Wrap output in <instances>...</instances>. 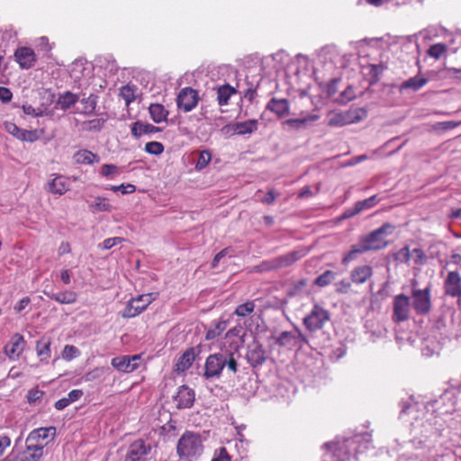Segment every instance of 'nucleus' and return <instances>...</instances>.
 <instances>
[{
	"label": "nucleus",
	"instance_id": "f257e3e1",
	"mask_svg": "<svg viewBox=\"0 0 461 461\" xmlns=\"http://www.w3.org/2000/svg\"><path fill=\"white\" fill-rule=\"evenodd\" d=\"M224 367L233 375L239 371L237 352L221 349L220 352L209 355L204 363L203 376L206 380L219 379Z\"/></svg>",
	"mask_w": 461,
	"mask_h": 461
},
{
	"label": "nucleus",
	"instance_id": "f03ea898",
	"mask_svg": "<svg viewBox=\"0 0 461 461\" xmlns=\"http://www.w3.org/2000/svg\"><path fill=\"white\" fill-rule=\"evenodd\" d=\"M391 228V224L384 223L369 234L361 237L357 243L354 244L350 250L344 256L342 263L348 264L354 260L357 254H363L370 250H379L385 248L387 242L384 235L387 232V230Z\"/></svg>",
	"mask_w": 461,
	"mask_h": 461
},
{
	"label": "nucleus",
	"instance_id": "7ed1b4c3",
	"mask_svg": "<svg viewBox=\"0 0 461 461\" xmlns=\"http://www.w3.org/2000/svg\"><path fill=\"white\" fill-rule=\"evenodd\" d=\"M203 450L199 434L185 431L178 439L176 453L181 460L193 461L198 458Z\"/></svg>",
	"mask_w": 461,
	"mask_h": 461
},
{
	"label": "nucleus",
	"instance_id": "20e7f679",
	"mask_svg": "<svg viewBox=\"0 0 461 461\" xmlns=\"http://www.w3.org/2000/svg\"><path fill=\"white\" fill-rule=\"evenodd\" d=\"M431 286L428 285L424 289L411 290L412 303L411 306L418 315H427L431 310Z\"/></svg>",
	"mask_w": 461,
	"mask_h": 461
},
{
	"label": "nucleus",
	"instance_id": "39448f33",
	"mask_svg": "<svg viewBox=\"0 0 461 461\" xmlns=\"http://www.w3.org/2000/svg\"><path fill=\"white\" fill-rule=\"evenodd\" d=\"M154 299L155 297L152 294H146L130 300L121 313L122 317L129 319L140 314L154 301Z\"/></svg>",
	"mask_w": 461,
	"mask_h": 461
},
{
	"label": "nucleus",
	"instance_id": "423d86ee",
	"mask_svg": "<svg viewBox=\"0 0 461 461\" xmlns=\"http://www.w3.org/2000/svg\"><path fill=\"white\" fill-rule=\"evenodd\" d=\"M55 435L56 428L52 426L35 429L28 435L26 446H29V447H41V448H44L50 440L54 439Z\"/></svg>",
	"mask_w": 461,
	"mask_h": 461
},
{
	"label": "nucleus",
	"instance_id": "0eeeda50",
	"mask_svg": "<svg viewBox=\"0 0 461 461\" xmlns=\"http://www.w3.org/2000/svg\"><path fill=\"white\" fill-rule=\"evenodd\" d=\"M411 306L409 296L404 294L395 295L393 300L392 321L395 323L407 321L410 318Z\"/></svg>",
	"mask_w": 461,
	"mask_h": 461
},
{
	"label": "nucleus",
	"instance_id": "6e6552de",
	"mask_svg": "<svg viewBox=\"0 0 461 461\" xmlns=\"http://www.w3.org/2000/svg\"><path fill=\"white\" fill-rule=\"evenodd\" d=\"M329 320L328 311L319 305H314L310 314L303 319V322L308 330H317L321 329Z\"/></svg>",
	"mask_w": 461,
	"mask_h": 461
},
{
	"label": "nucleus",
	"instance_id": "1a4fd4ad",
	"mask_svg": "<svg viewBox=\"0 0 461 461\" xmlns=\"http://www.w3.org/2000/svg\"><path fill=\"white\" fill-rule=\"evenodd\" d=\"M198 100V94L195 90L185 87L177 95V107L185 113L190 112L197 105Z\"/></svg>",
	"mask_w": 461,
	"mask_h": 461
},
{
	"label": "nucleus",
	"instance_id": "9d476101",
	"mask_svg": "<svg viewBox=\"0 0 461 461\" xmlns=\"http://www.w3.org/2000/svg\"><path fill=\"white\" fill-rule=\"evenodd\" d=\"M246 359L252 367L262 366L267 360V352L258 341L253 340L248 345Z\"/></svg>",
	"mask_w": 461,
	"mask_h": 461
},
{
	"label": "nucleus",
	"instance_id": "9b49d317",
	"mask_svg": "<svg viewBox=\"0 0 461 461\" xmlns=\"http://www.w3.org/2000/svg\"><path fill=\"white\" fill-rule=\"evenodd\" d=\"M140 361V357L139 355L119 356L112 359L111 365L119 372L131 373L138 369Z\"/></svg>",
	"mask_w": 461,
	"mask_h": 461
},
{
	"label": "nucleus",
	"instance_id": "f8f14e48",
	"mask_svg": "<svg viewBox=\"0 0 461 461\" xmlns=\"http://www.w3.org/2000/svg\"><path fill=\"white\" fill-rule=\"evenodd\" d=\"M444 294L447 296L455 298L461 292V275L458 271L447 273L443 283Z\"/></svg>",
	"mask_w": 461,
	"mask_h": 461
},
{
	"label": "nucleus",
	"instance_id": "ddd939ff",
	"mask_svg": "<svg viewBox=\"0 0 461 461\" xmlns=\"http://www.w3.org/2000/svg\"><path fill=\"white\" fill-rule=\"evenodd\" d=\"M150 450V445H146L144 440H135L129 447L125 461H140V459L147 456Z\"/></svg>",
	"mask_w": 461,
	"mask_h": 461
},
{
	"label": "nucleus",
	"instance_id": "4468645a",
	"mask_svg": "<svg viewBox=\"0 0 461 461\" xmlns=\"http://www.w3.org/2000/svg\"><path fill=\"white\" fill-rule=\"evenodd\" d=\"M194 391L186 385L180 386L177 393L174 396L177 409L191 408L194 405Z\"/></svg>",
	"mask_w": 461,
	"mask_h": 461
},
{
	"label": "nucleus",
	"instance_id": "2eb2a0df",
	"mask_svg": "<svg viewBox=\"0 0 461 461\" xmlns=\"http://www.w3.org/2000/svg\"><path fill=\"white\" fill-rule=\"evenodd\" d=\"M14 58L23 69L32 68L36 62V55L33 50L29 47L18 48L14 52Z\"/></svg>",
	"mask_w": 461,
	"mask_h": 461
},
{
	"label": "nucleus",
	"instance_id": "dca6fc26",
	"mask_svg": "<svg viewBox=\"0 0 461 461\" xmlns=\"http://www.w3.org/2000/svg\"><path fill=\"white\" fill-rule=\"evenodd\" d=\"M24 339L22 335L14 334L5 347V353L13 360L17 359L24 348Z\"/></svg>",
	"mask_w": 461,
	"mask_h": 461
},
{
	"label": "nucleus",
	"instance_id": "f3484780",
	"mask_svg": "<svg viewBox=\"0 0 461 461\" xmlns=\"http://www.w3.org/2000/svg\"><path fill=\"white\" fill-rule=\"evenodd\" d=\"M200 353V350L196 351L194 348H187L177 359L176 368L177 372H185L191 367L195 357Z\"/></svg>",
	"mask_w": 461,
	"mask_h": 461
},
{
	"label": "nucleus",
	"instance_id": "a211bd4d",
	"mask_svg": "<svg viewBox=\"0 0 461 461\" xmlns=\"http://www.w3.org/2000/svg\"><path fill=\"white\" fill-rule=\"evenodd\" d=\"M325 447L330 451L332 456L335 457L334 461H348L350 457V452L346 445L343 443H326Z\"/></svg>",
	"mask_w": 461,
	"mask_h": 461
},
{
	"label": "nucleus",
	"instance_id": "6ab92c4d",
	"mask_svg": "<svg viewBox=\"0 0 461 461\" xmlns=\"http://www.w3.org/2000/svg\"><path fill=\"white\" fill-rule=\"evenodd\" d=\"M377 201V195H372L367 199L357 202L352 209H348L345 212L344 218L352 217L364 210L374 207Z\"/></svg>",
	"mask_w": 461,
	"mask_h": 461
},
{
	"label": "nucleus",
	"instance_id": "aec40b11",
	"mask_svg": "<svg viewBox=\"0 0 461 461\" xmlns=\"http://www.w3.org/2000/svg\"><path fill=\"white\" fill-rule=\"evenodd\" d=\"M43 294L49 298L62 303V304H71L76 303L77 295L73 291H64L60 293H53L52 291H48L47 289L43 290Z\"/></svg>",
	"mask_w": 461,
	"mask_h": 461
},
{
	"label": "nucleus",
	"instance_id": "412c9836",
	"mask_svg": "<svg viewBox=\"0 0 461 461\" xmlns=\"http://www.w3.org/2000/svg\"><path fill=\"white\" fill-rule=\"evenodd\" d=\"M373 275V268L367 265L355 267L350 273V279L355 284H364Z\"/></svg>",
	"mask_w": 461,
	"mask_h": 461
},
{
	"label": "nucleus",
	"instance_id": "4be33fe9",
	"mask_svg": "<svg viewBox=\"0 0 461 461\" xmlns=\"http://www.w3.org/2000/svg\"><path fill=\"white\" fill-rule=\"evenodd\" d=\"M73 159L76 164L93 165L100 161V157L88 149H79L73 155Z\"/></svg>",
	"mask_w": 461,
	"mask_h": 461
},
{
	"label": "nucleus",
	"instance_id": "5701e85b",
	"mask_svg": "<svg viewBox=\"0 0 461 461\" xmlns=\"http://www.w3.org/2000/svg\"><path fill=\"white\" fill-rule=\"evenodd\" d=\"M267 109L275 113L278 118L282 119L288 114V101L285 98H272L267 105Z\"/></svg>",
	"mask_w": 461,
	"mask_h": 461
},
{
	"label": "nucleus",
	"instance_id": "b1692460",
	"mask_svg": "<svg viewBox=\"0 0 461 461\" xmlns=\"http://www.w3.org/2000/svg\"><path fill=\"white\" fill-rule=\"evenodd\" d=\"M158 131H161L159 127L149 123H144L140 121L135 122L131 125V134L136 138H140L145 134H153Z\"/></svg>",
	"mask_w": 461,
	"mask_h": 461
},
{
	"label": "nucleus",
	"instance_id": "393cba45",
	"mask_svg": "<svg viewBox=\"0 0 461 461\" xmlns=\"http://www.w3.org/2000/svg\"><path fill=\"white\" fill-rule=\"evenodd\" d=\"M149 112L155 123H160L167 121L168 111H167L162 104H151L149 107Z\"/></svg>",
	"mask_w": 461,
	"mask_h": 461
},
{
	"label": "nucleus",
	"instance_id": "a878e982",
	"mask_svg": "<svg viewBox=\"0 0 461 461\" xmlns=\"http://www.w3.org/2000/svg\"><path fill=\"white\" fill-rule=\"evenodd\" d=\"M349 124L347 112H331L328 114V125L330 127H342Z\"/></svg>",
	"mask_w": 461,
	"mask_h": 461
},
{
	"label": "nucleus",
	"instance_id": "bb28decb",
	"mask_svg": "<svg viewBox=\"0 0 461 461\" xmlns=\"http://www.w3.org/2000/svg\"><path fill=\"white\" fill-rule=\"evenodd\" d=\"M49 190L52 194H63L68 190L67 179L62 176H58L49 183Z\"/></svg>",
	"mask_w": 461,
	"mask_h": 461
},
{
	"label": "nucleus",
	"instance_id": "cd10ccee",
	"mask_svg": "<svg viewBox=\"0 0 461 461\" xmlns=\"http://www.w3.org/2000/svg\"><path fill=\"white\" fill-rule=\"evenodd\" d=\"M236 89L230 85H223L217 89V100L218 104L222 106L226 105L230 98V96L236 94Z\"/></svg>",
	"mask_w": 461,
	"mask_h": 461
},
{
	"label": "nucleus",
	"instance_id": "c85d7f7f",
	"mask_svg": "<svg viewBox=\"0 0 461 461\" xmlns=\"http://www.w3.org/2000/svg\"><path fill=\"white\" fill-rule=\"evenodd\" d=\"M258 129V122L256 120H249L242 122H237L233 125L235 133L243 135L252 133Z\"/></svg>",
	"mask_w": 461,
	"mask_h": 461
},
{
	"label": "nucleus",
	"instance_id": "c756f323",
	"mask_svg": "<svg viewBox=\"0 0 461 461\" xmlns=\"http://www.w3.org/2000/svg\"><path fill=\"white\" fill-rule=\"evenodd\" d=\"M78 101V96L69 91L60 95L57 105L62 110H68Z\"/></svg>",
	"mask_w": 461,
	"mask_h": 461
},
{
	"label": "nucleus",
	"instance_id": "7c9ffc66",
	"mask_svg": "<svg viewBox=\"0 0 461 461\" xmlns=\"http://www.w3.org/2000/svg\"><path fill=\"white\" fill-rule=\"evenodd\" d=\"M428 82V79L425 77H413L404 81L400 87V90L403 89H411L413 91H417L420 89L423 86H425Z\"/></svg>",
	"mask_w": 461,
	"mask_h": 461
},
{
	"label": "nucleus",
	"instance_id": "2f4dec72",
	"mask_svg": "<svg viewBox=\"0 0 461 461\" xmlns=\"http://www.w3.org/2000/svg\"><path fill=\"white\" fill-rule=\"evenodd\" d=\"M346 112L348 116L349 124L361 122L367 116V111L362 107L349 109Z\"/></svg>",
	"mask_w": 461,
	"mask_h": 461
},
{
	"label": "nucleus",
	"instance_id": "473e14b6",
	"mask_svg": "<svg viewBox=\"0 0 461 461\" xmlns=\"http://www.w3.org/2000/svg\"><path fill=\"white\" fill-rule=\"evenodd\" d=\"M319 119V116L316 114H302L301 117L298 118H290L289 123L290 127H301L305 126L308 122H312Z\"/></svg>",
	"mask_w": 461,
	"mask_h": 461
},
{
	"label": "nucleus",
	"instance_id": "72a5a7b5",
	"mask_svg": "<svg viewBox=\"0 0 461 461\" xmlns=\"http://www.w3.org/2000/svg\"><path fill=\"white\" fill-rule=\"evenodd\" d=\"M26 448L20 461H39L42 456L43 448L41 447H29V446H26Z\"/></svg>",
	"mask_w": 461,
	"mask_h": 461
},
{
	"label": "nucleus",
	"instance_id": "f704fd0d",
	"mask_svg": "<svg viewBox=\"0 0 461 461\" xmlns=\"http://www.w3.org/2000/svg\"><path fill=\"white\" fill-rule=\"evenodd\" d=\"M336 274L331 270H326L315 280L314 284L318 286L324 287L330 284L335 279Z\"/></svg>",
	"mask_w": 461,
	"mask_h": 461
},
{
	"label": "nucleus",
	"instance_id": "c9c22d12",
	"mask_svg": "<svg viewBox=\"0 0 461 461\" xmlns=\"http://www.w3.org/2000/svg\"><path fill=\"white\" fill-rule=\"evenodd\" d=\"M37 354L41 357V360H46L50 357V341H38L37 346Z\"/></svg>",
	"mask_w": 461,
	"mask_h": 461
},
{
	"label": "nucleus",
	"instance_id": "e433bc0d",
	"mask_svg": "<svg viewBox=\"0 0 461 461\" xmlns=\"http://www.w3.org/2000/svg\"><path fill=\"white\" fill-rule=\"evenodd\" d=\"M255 309V303L252 301L246 302L237 306L235 314L240 317H246L253 312Z\"/></svg>",
	"mask_w": 461,
	"mask_h": 461
},
{
	"label": "nucleus",
	"instance_id": "4c0bfd02",
	"mask_svg": "<svg viewBox=\"0 0 461 461\" xmlns=\"http://www.w3.org/2000/svg\"><path fill=\"white\" fill-rule=\"evenodd\" d=\"M447 51V46L443 43L433 44L429 47L427 53L429 57L438 59Z\"/></svg>",
	"mask_w": 461,
	"mask_h": 461
},
{
	"label": "nucleus",
	"instance_id": "58836bf2",
	"mask_svg": "<svg viewBox=\"0 0 461 461\" xmlns=\"http://www.w3.org/2000/svg\"><path fill=\"white\" fill-rule=\"evenodd\" d=\"M101 175L106 178H113L119 175L118 167L113 164H104L101 167Z\"/></svg>",
	"mask_w": 461,
	"mask_h": 461
},
{
	"label": "nucleus",
	"instance_id": "ea45409f",
	"mask_svg": "<svg viewBox=\"0 0 461 461\" xmlns=\"http://www.w3.org/2000/svg\"><path fill=\"white\" fill-rule=\"evenodd\" d=\"M80 354L79 349L73 345H66L62 351V357L65 360L70 361L73 358L78 357Z\"/></svg>",
	"mask_w": 461,
	"mask_h": 461
},
{
	"label": "nucleus",
	"instance_id": "a19ab883",
	"mask_svg": "<svg viewBox=\"0 0 461 461\" xmlns=\"http://www.w3.org/2000/svg\"><path fill=\"white\" fill-rule=\"evenodd\" d=\"M97 96L90 95L88 97L82 99V103L85 104L84 113H92L96 107Z\"/></svg>",
	"mask_w": 461,
	"mask_h": 461
},
{
	"label": "nucleus",
	"instance_id": "79ce46f5",
	"mask_svg": "<svg viewBox=\"0 0 461 461\" xmlns=\"http://www.w3.org/2000/svg\"><path fill=\"white\" fill-rule=\"evenodd\" d=\"M212 159V154L208 150H203L200 152L198 160L195 165V168L201 170L204 168Z\"/></svg>",
	"mask_w": 461,
	"mask_h": 461
},
{
	"label": "nucleus",
	"instance_id": "37998d69",
	"mask_svg": "<svg viewBox=\"0 0 461 461\" xmlns=\"http://www.w3.org/2000/svg\"><path fill=\"white\" fill-rule=\"evenodd\" d=\"M145 151L158 156L164 151V146L158 141H150L145 145Z\"/></svg>",
	"mask_w": 461,
	"mask_h": 461
},
{
	"label": "nucleus",
	"instance_id": "c03bdc74",
	"mask_svg": "<svg viewBox=\"0 0 461 461\" xmlns=\"http://www.w3.org/2000/svg\"><path fill=\"white\" fill-rule=\"evenodd\" d=\"M120 95L124 99L126 104H129L135 99L133 87L129 85L122 86Z\"/></svg>",
	"mask_w": 461,
	"mask_h": 461
},
{
	"label": "nucleus",
	"instance_id": "a18cd8bd",
	"mask_svg": "<svg viewBox=\"0 0 461 461\" xmlns=\"http://www.w3.org/2000/svg\"><path fill=\"white\" fill-rule=\"evenodd\" d=\"M39 139L37 131H28L22 129L18 140L28 142H34Z\"/></svg>",
	"mask_w": 461,
	"mask_h": 461
},
{
	"label": "nucleus",
	"instance_id": "49530a36",
	"mask_svg": "<svg viewBox=\"0 0 461 461\" xmlns=\"http://www.w3.org/2000/svg\"><path fill=\"white\" fill-rule=\"evenodd\" d=\"M297 63L300 66V69H297L294 74L298 76L299 74L303 73L304 76H307L309 72L308 59L304 56L299 55L297 56Z\"/></svg>",
	"mask_w": 461,
	"mask_h": 461
},
{
	"label": "nucleus",
	"instance_id": "de8ad7c7",
	"mask_svg": "<svg viewBox=\"0 0 461 461\" xmlns=\"http://www.w3.org/2000/svg\"><path fill=\"white\" fill-rule=\"evenodd\" d=\"M411 258V251L408 246H405L402 248L396 254H395V260H398L402 263H409Z\"/></svg>",
	"mask_w": 461,
	"mask_h": 461
},
{
	"label": "nucleus",
	"instance_id": "09e8293b",
	"mask_svg": "<svg viewBox=\"0 0 461 461\" xmlns=\"http://www.w3.org/2000/svg\"><path fill=\"white\" fill-rule=\"evenodd\" d=\"M230 456L225 447H221L215 450L214 456L212 461H230Z\"/></svg>",
	"mask_w": 461,
	"mask_h": 461
},
{
	"label": "nucleus",
	"instance_id": "8fccbe9b",
	"mask_svg": "<svg viewBox=\"0 0 461 461\" xmlns=\"http://www.w3.org/2000/svg\"><path fill=\"white\" fill-rule=\"evenodd\" d=\"M232 252V249L230 248H225L222 250H221L219 253H217L212 259V267L215 268L219 265L220 261L225 258L226 256H231L230 253Z\"/></svg>",
	"mask_w": 461,
	"mask_h": 461
},
{
	"label": "nucleus",
	"instance_id": "3c124183",
	"mask_svg": "<svg viewBox=\"0 0 461 461\" xmlns=\"http://www.w3.org/2000/svg\"><path fill=\"white\" fill-rule=\"evenodd\" d=\"M412 254L414 255L413 260L416 265H424L426 263L427 257L421 249H413Z\"/></svg>",
	"mask_w": 461,
	"mask_h": 461
},
{
	"label": "nucleus",
	"instance_id": "603ef678",
	"mask_svg": "<svg viewBox=\"0 0 461 461\" xmlns=\"http://www.w3.org/2000/svg\"><path fill=\"white\" fill-rule=\"evenodd\" d=\"M111 190H113V192H117V191H121L122 194H131L135 191V185H131V184H127V185H112L110 187Z\"/></svg>",
	"mask_w": 461,
	"mask_h": 461
},
{
	"label": "nucleus",
	"instance_id": "864d4df0",
	"mask_svg": "<svg viewBox=\"0 0 461 461\" xmlns=\"http://www.w3.org/2000/svg\"><path fill=\"white\" fill-rule=\"evenodd\" d=\"M44 393L38 389H32L27 393V400L29 403H34L37 401L41 400L43 396Z\"/></svg>",
	"mask_w": 461,
	"mask_h": 461
},
{
	"label": "nucleus",
	"instance_id": "5fc2aeb1",
	"mask_svg": "<svg viewBox=\"0 0 461 461\" xmlns=\"http://www.w3.org/2000/svg\"><path fill=\"white\" fill-rule=\"evenodd\" d=\"M95 207L101 212L111 211V205L105 198L97 197L95 199Z\"/></svg>",
	"mask_w": 461,
	"mask_h": 461
},
{
	"label": "nucleus",
	"instance_id": "6e6d98bb",
	"mask_svg": "<svg viewBox=\"0 0 461 461\" xmlns=\"http://www.w3.org/2000/svg\"><path fill=\"white\" fill-rule=\"evenodd\" d=\"M5 129L8 133L12 134L13 136H14L17 139L22 131V129H20L15 123L11 122H5Z\"/></svg>",
	"mask_w": 461,
	"mask_h": 461
},
{
	"label": "nucleus",
	"instance_id": "4d7b16f0",
	"mask_svg": "<svg viewBox=\"0 0 461 461\" xmlns=\"http://www.w3.org/2000/svg\"><path fill=\"white\" fill-rule=\"evenodd\" d=\"M288 342V331H283L280 336L275 339L274 347L283 348Z\"/></svg>",
	"mask_w": 461,
	"mask_h": 461
},
{
	"label": "nucleus",
	"instance_id": "13d9d810",
	"mask_svg": "<svg viewBox=\"0 0 461 461\" xmlns=\"http://www.w3.org/2000/svg\"><path fill=\"white\" fill-rule=\"evenodd\" d=\"M13 94L9 88L0 86V100L3 103H8L12 100Z\"/></svg>",
	"mask_w": 461,
	"mask_h": 461
},
{
	"label": "nucleus",
	"instance_id": "bf43d9fd",
	"mask_svg": "<svg viewBox=\"0 0 461 461\" xmlns=\"http://www.w3.org/2000/svg\"><path fill=\"white\" fill-rule=\"evenodd\" d=\"M83 395V391L80 390V389H74L72 391H70L68 394V399L69 400V402L72 403L77 400H79Z\"/></svg>",
	"mask_w": 461,
	"mask_h": 461
},
{
	"label": "nucleus",
	"instance_id": "052dcab7",
	"mask_svg": "<svg viewBox=\"0 0 461 461\" xmlns=\"http://www.w3.org/2000/svg\"><path fill=\"white\" fill-rule=\"evenodd\" d=\"M30 302H31V300L29 297H23L14 306V310L17 312H21L23 309H25V307H27V305L30 303Z\"/></svg>",
	"mask_w": 461,
	"mask_h": 461
},
{
	"label": "nucleus",
	"instance_id": "680f3d73",
	"mask_svg": "<svg viewBox=\"0 0 461 461\" xmlns=\"http://www.w3.org/2000/svg\"><path fill=\"white\" fill-rule=\"evenodd\" d=\"M69 404H71V402H69L68 397H64L55 402V408L59 411H61L68 407Z\"/></svg>",
	"mask_w": 461,
	"mask_h": 461
},
{
	"label": "nucleus",
	"instance_id": "e2e57ef3",
	"mask_svg": "<svg viewBox=\"0 0 461 461\" xmlns=\"http://www.w3.org/2000/svg\"><path fill=\"white\" fill-rule=\"evenodd\" d=\"M255 94L256 87H254L253 85L251 84L244 92L243 97L251 102L254 99Z\"/></svg>",
	"mask_w": 461,
	"mask_h": 461
},
{
	"label": "nucleus",
	"instance_id": "0e129e2a",
	"mask_svg": "<svg viewBox=\"0 0 461 461\" xmlns=\"http://www.w3.org/2000/svg\"><path fill=\"white\" fill-rule=\"evenodd\" d=\"M11 444V439L7 436H3L0 438V456L3 455L5 449Z\"/></svg>",
	"mask_w": 461,
	"mask_h": 461
},
{
	"label": "nucleus",
	"instance_id": "69168bd1",
	"mask_svg": "<svg viewBox=\"0 0 461 461\" xmlns=\"http://www.w3.org/2000/svg\"><path fill=\"white\" fill-rule=\"evenodd\" d=\"M70 245L68 242H61V244L59 245V249H58V252H59V255H64V254H68L70 253Z\"/></svg>",
	"mask_w": 461,
	"mask_h": 461
},
{
	"label": "nucleus",
	"instance_id": "338daca9",
	"mask_svg": "<svg viewBox=\"0 0 461 461\" xmlns=\"http://www.w3.org/2000/svg\"><path fill=\"white\" fill-rule=\"evenodd\" d=\"M60 279L65 285L70 284V273L68 269H64L60 272Z\"/></svg>",
	"mask_w": 461,
	"mask_h": 461
},
{
	"label": "nucleus",
	"instance_id": "774afa93",
	"mask_svg": "<svg viewBox=\"0 0 461 461\" xmlns=\"http://www.w3.org/2000/svg\"><path fill=\"white\" fill-rule=\"evenodd\" d=\"M220 334H221V330H209L206 332L205 339L207 340H212V339H215L216 337H218Z\"/></svg>",
	"mask_w": 461,
	"mask_h": 461
}]
</instances>
